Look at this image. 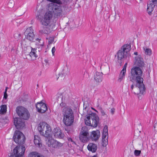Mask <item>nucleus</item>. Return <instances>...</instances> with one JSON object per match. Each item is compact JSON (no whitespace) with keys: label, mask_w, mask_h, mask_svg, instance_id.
Wrapping results in <instances>:
<instances>
[{"label":"nucleus","mask_w":157,"mask_h":157,"mask_svg":"<svg viewBox=\"0 0 157 157\" xmlns=\"http://www.w3.org/2000/svg\"><path fill=\"white\" fill-rule=\"evenodd\" d=\"M130 73V80L132 82L136 81V87L139 88L140 93L142 94H144L145 91V88L143 83V79L142 77L143 71L139 67L135 66L132 68Z\"/></svg>","instance_id":"nucleus-1"},{"label":"nucleus","mask_w":157,"mask_h":157,"mask_svg":"<svg viewBox=\"0 0 157 157\" xmlns=\"http://www.w3.org/2000/svg\"><path fill=\"white\" fill-rule=\"evenodd\" d=\"M63 121L67 126H71L74 121V116L72 109L69 107L64 108L62 111Z\"/></svg>","instance_id":"nucleus-2"},{"label":"nucleus","mask_w":157,"mask_h":157,"mask_svg":"<svg viewBox=\"0 0 157 157\" xmlns=\"http://www.w3.org/2000/svg\"><path fill=\"white\" fill-rule=\"evenodd\" d=\"M52 17V14L50 11L46 12L43 16L39 13L36 16V18L39 20L41 24L45 26H50Z\"/></svg>","instance_id":"nucleus-3"},{"label":"nucleus","mask_w":157,"mask_h":157,"mask_svg":"<svg viewBox=\"0 0 157 157\" xmlns=\"http://www.w3.org/2000/svg\"><path fill=\"white\" fill-rule=\"evenodd\" d=\"M88 115L84 119L85 124L89 126L96 127L99 121L98 116L96 113H89Z\"/></svg>","instance_id":"nucleus-4"},{"label":"nucleus","mask_w":157,"mask_h":157,"mask_svg":"<svg viewBox=\"0 0 157 157\" xmlns=\"http://www.w3.org/2000/svg\"><path fill=\"white\" fill-rule=\"evenodd\" d=\"M131 47L130 44L124 45L115 55V58L117 57L118 59L129 58L130 57L129 51L131 49Z\"/></svg>","instance_id":"nucleus-5"},{"label":"nucleus","mask_w":157,"mask_h":157,"mask_svg":"<svg viewBox=\"0 0 157 157\" xmlns=\"http://www.w3.org/2000/svg\"><path fill=\"white\" fill-rule=\"evenodd\" d=\"M38 129L40 134L47 139L50 137L52 129L50 125L46 122H40L38 125Z\"/></svg>","instance_id":"nucleus-6"},{"label":"nucleus","mask_w":157,"mask_h":157,"mask_svg":"<svg viewBox=\"0 0 157 157\" xmlns=\"http://www.w3.org/2000/svg\"><path fill=\"white\" fill-rule=\"evenodd\" d=\"M16 111L18 116L23 120H28L30 116V114L28 110L22 106L18 107Z\"/></svg>","instance_id":"nucleus-7"},{"label":"nucleus","mask_w":157,"mask_h":157,"mask_svg":"<svg viewBox=\"0 0 157 157\" xmlns=\"http://www.w3.org/2000/svg\"><path fill=\"white\" fill-rule=\"evenodd\" d=\"M14 141L18 144H22L25 141V136L20 131L16 130L13 137Z\"/></svg>","instance_id":"nucleus-8"},{"label":"nucleus","mask_w":157,"mask_h":157,"mask_svg":"<svg viewBox=\"0 0 157 157\" xmlns=\"http://www.w3.org/2000/svg\"><path fill=\"white\" fill-rule=\"evenodd\" d=\"M89 137L87 128L86 126L82 127L79 134V140L83 143H86L89 140Z\"/></svg>","instance_id":"nucleus-9"},{"label":"nucleus","mask_w":157,"mask_h":157,"mask_svg":"<svg viewBox=\"0 0 157 157\" xmlns=\"http://www.w3.org/2000/svg\"><path fill=\"white\" fill-rule=\"evenodd\" d=\"M25 149L24 146H17L13 149V155H11L10 157H24Z\"/></svg>","instance_id":"nucleus-10"},{"label":"nucleus","mask_w":157,"mask_h":157,"mask_svg":"<svg viewBox=\"0 0 157 157\" xmlns=\"http://www.w3.org/2000/svg\"><path fill=\"white\" fill-rule=\"evenodd\" d=\"M50 137L48 138L47 140H46L47 144L48 147L54 148H59L62 147L63 144L53 139H50Z\"/></svg>","instance_id":"nucleus-11"},{"label":"nucleus","mask_w":157,"mask_h":157,"mask_svg":"<svg viewBox=\"0 0 157 157\" xmlns=\"http://www.w3.org/2000/svg\"><path fill=\"white\" fill-rule=\"evenodd\" d=\"M49 8L51 10V12L52 11L56 16L57 17L62 16L63 11L62 7L60 6L53 4L50 6Z\"/></svg>","instance_id":"nucleus-12"},{"label":"nucleus","mask_w":157,"mask_h":157,"mask_svg":"<svg viewBox=\"0 0 157 157\" xmlns=\"http://www.w3.org/2000/svg\"><path fill=\"white\" fill-rule=\"evenodd\" d=\"M24 34L26 39L30 41H34L35 35L34 33V30L32 27L27 28L25 31Z\"/></svg>","instance_id":"nucleus-13"},{"label":"nucleus","mask_w":157,"mask_h":157,"mask_svg":"<svg viewBox=\"0 0 157 157\" xmlns=\"http://www.w3.org/2000/svg\"><path fill=\"white\" fill-rule=\"evenodd\" d=\"M102 136V145L105 147L108 144V127L107 125H105L103 128Z\"/></svg>","instance_id":"nucleus-14"},{"label":"nucleus","mask_w":157,"mask_h":157,"mask_svg":"<svg viewBox=\"0 0 157 157\" xmlns=\"http://www.w3.org/2000/svg\"><path fill=\"white\" fill-rule=\"evenodd\" d=\"M14 124L17 129H22L25 126L24 121L22 120L19 118H16L14 119Z\"/></svg>","instance_id":"nucleus-15"},{"label":"nucleus","mask_w":157,"mask_h":157,"mask_svg":"<svg viewBox=\"0 0 157 157\" xmlns=\"http://www.w3.org/2000/svg\"><path fill=\"white\" fill-rule=\"evenodd\" d=\"M100 136V131L99 130L93 131L91 132L89 139H90L93 141H96L98 139Z\"/></svg>","instance_id":"nucleus-16"},{"label":"nucleus","mask_w":157,"mask_h":157,"mask_svg":"<svg viewBox=\"0 0 157 157\" xmlns=\"http://www.w3.org/2000/svg\"><path fill=\"white\" fill-rule=\"evenodd\" d=\"M70 69L67 65L65 66L63 68L61 74L59 75V77H61L62 79L64 78L70 74Z\"/></svg>","instance_id":"nucleus-17"},{"label":"nucleus","mask_w":157,"mask_h":157,"mask_svg":"<svg viewBox=\"0 0 157 157\" xmlns=\"http://www.w3.org/2000/svg\"><path fill=\"white\" fill-rule=\"evenodd\" d=\"M53 134L55 138L59 139H62L64 136V134L63 133L61 130L58 128L54 129Z\"/></svg>","instance_id":"nucleus-18"},{"label":"nucleus","mask_w":157,"mask_h":157,"mask_svg":"<svg viewBox=\"0 0 157 157\" xmlns=\"http://www.w3.org/2000/svg\"><path fill=\"white\" fill-rule=\"evenodd\" d=\"M155 7H157L156 5L152 2L147 4V11L149 15H151L152 14V12Z\"/></svg>","instance_id":"nucleus-19"},{"label":"nucleus","mask_w":157,"mask_h":157,"mask_svg":"<svg viewBox=\"0 0 157 157\" xmlns=\"http://www.w3.org/2000/svg\"><path fill=\"white\" fill-rule=\"evenodd\" d=\"M88 150L92 153L95 152L97 149V144L92 143H90L88 144L87 147Z\"/></svg>","instance_id":"nucleus-20"},{"label":"nucleus","mask_w":157,"mask_h":157,"mask_svg":"<svg viewBox=\"0 0 157 157\" xmlns=\"http://www.w3.org/2000/svg\"><path fill=\"white\" fill-rule=\"evenodd\" d=\"M102 73L96 72L94 75V79L96 82H100L102 80Z\"/></svg>","instance_id":"nucleus-21"},{"label":"nucleus","mask_w":157,"mask_h":157,"mask_svg":"<svg viewBox=\"0 0 157 157\" xmlns=\"http://www.w3.org/2000/svg\"><path fill=\"white\" fill-rule=\"evenodd\" d=\"M34 142L35 145L37 146L40 147L42 146L40 139L37 136H34Z\"/></svg>","instance_id":"nucleus-22"},{"label":"nucleus","mask_w":157,"mask_h":157,"mask_svg":"<svg viewBox=\"0 0 157 157\" xmlns=\"http://www.w3.org/2000/svg\"><path fill=\"white\" fill-rule=\"evenodd\" d=\"M31 51L29 53L30 56L32 58H36L37 57V56L36 55L35 52H36V49L35 48H33L31 47Z\"/></svg>","instance_id":"nucleus-23"},{"label":"nucleus","mask_w":157,"mask_h":157,"mask_svg":"<svg viewBox=\"0 0 157 157\" xmlns=\"http://www.w3.org/2000/svg\"><path fill=\"white\" fill-rule=\"evenodd\" d=\"M135 64L139 67L144 66V61L142 59H136Z\"/></svg>","instance_id":"nucleus-24"},{"label":"nucleus","mask_w":157,"mask_h":157,"mask_svg":"<svg viewBox=\"0 0 157 157\" xmlns=\"http://www.w3.org/2000/svg\"><path fill=\"white\" fill-rule=\"evenodd\" d=\"M47 28L44 27H41L39 30L40 33L41 34H47L49 33V31L47 29Z\"/></svg>","instance_id":"nucleus-25"},{"label":"nucleus","mask_w":157,"mask_h":157,"mask_svg":"<svg viewBox=\"0 0 157 157\" xmlns=\"http://www.w3.org/2000/svg\"><path fill=\"white\" fill-rule=\"evenodd\" d=\"M47 109V106L45 104H42L41 108L38 111V112L41 113H44L45 112Z\"/></svg>","instance_id":"nucleus-26"},{"label":"nucleus","mask_w":157,"mask_h":157,"mask_svg":"<svg viewBox=\"0 0 157 157\" xmlns=\"http://www.w3.org/2000/svg\"><path fill=\"white\" fill-rule=\"evenodd\" d=\"M125 73H123V72H121L117 80L118 82H121L122 80L124 78Z\"/></svg>","instance_id":"nucleus-27"},{"label":"nucleus","mask_w":157,"mask_h":157,"mask_svg":"<svg viewBox=\"0 0 157 157\" xmlns=\"http://www.w3.org/2000/svg\"><path fill=\"white\" fill-rule=\"evenodd\" d=\"M7 106L6 105H3L1 106L0 110V114H4L6 112Z\"/></svg>","instance_id":"nucleus-28"},{"label":"nucleus","mask_w":157,"mask_h":157,"mask_svg":"<svg viewBox=\"0 0 157 157\" xmlns=\"http://www.w3.org/2000/svg\"><path fill=\"white\" fill-rule=\"evenodd\" d=\"M28 157H39V154L36 152H32L29 154Z\"/></svg>","instance_id":"nucleus-29"},{"label":"nucleus","mask_w":157,"mask_h":157,"mask_svg":"<svg viewBox=\"0 0 157 157\" xmlns=\"http://www.w3.org/2000/svg\"><path fill=\"white\" fill-rule=\"evenodd\" d=\"M87 111L86 109V106L85 108V109H83V113L82 114H81L82 116L83 117H85L87 115ZM84 118L83 117H81L80 119L81 120H82L84 119Z\"/></svg>","instance_id":"nucleus-30"},{"label":"nucleus","mask_w":157,"mask_h":157,"mask_svg":"<svg viewBox=\"0 0 157 157\" xmlns=\"http://www.w3.org/2000/svg\"><path fill=\"white\" fill-rule=\"evenodd\" d=\"M143 48L146 55L149 56L151 55V49L147 48L146 47H144Z\"/></svg>","instance_id":"nucleus-31"},{"label":"nucleus","mask_w":157,"mask_h":157,"mask_svg":"<svg viewBox=\"0 0 157 157\" xmlns=\"http://www.w3.org/2000/svg\"><path fill=\"white\" fill-rule=\"evenodd\" d=\"M43 104H44V103L40 101L39 102H37L36 104V107L37 109V111L41 108V107Z\"/></svg>","instance_id":"nucleus-32"},{"label":"nucleus","mask_w":157,"mask_h":157,"mask_svg":"<svg viewBox=\"0 0 157 157\" xmlns=\"http://www.w3.org/2000/svg\"><path fill=\"white\" fill-rule=\"evenodd\" d=\"M43 104H44V103L40 101L39 102H37L36 104V107L37 109V111L41 108V107Z\"/></svg>","instance_id":"nucleus-33"},{"label":"nucleus","mask_w":157,"mask_h":157,"mask_svg":"<svg viewBox=\"0 0 157 157\" xmlns=\"http://www.w3.org/2000/svg\"><path fill=\"white\" fill-rule=\"evenodd\" d=\"M141 153V151L140 150H135L134 151V154L136 156H139Z\"/></svg>","instance_id":"nucleus-34"},{"label":"nucleus","mask_w":157,"mask_h":157,"mask_svg":"<svg viewBox=\"0 0 157 157\" xmlns=\"http://www.w3.org/2000/svg\"><path fill=\"white\" fill-rule=\"evenodd\" d=\"M42 62L43 65H49V60L48 59H43L42 61Z\"/></svg>","instance_id":"nucleus-35"},{"label":"nucleus","mask_w":157,"mask_h":157,"mask_svg":"<svg viewBox=\"0 0 157 157\" xmlns=\"http://www.w3.org/2000/svg\"><path fill=\"white\" fill-rule=\"evenodd\" d=\"M127 63H125V64H124V66H123V69H122V70L121 71L122 72H123V73H126V67H127Z\"/></svg>","instance_id":"nucleus-36"},{"label":"nucleus","mask_w":157,"mask_h":157,"mask_svg":"<svg viewBox=\"0 0 157 157\" xmlns=\"http://www.w3.org/2000/svg\"><path fill=\"white\" fill-rule=\"evenodd\" d=\"M100 111L101 112V115L103 116H105L106 117H107V116L106 115V114H105V111L104 110H103V109L101 108L100 109Z\"/></svg>","instance_id":"nucleus-37"},{"label":"nucleus","mask_w":157,"mask_h":157,"mask_svg":"<svg viewBox=\"0 0 157 157\" xmlns=\"http://www.w3.org/2000/svg\"><path fill=\"white\" fill-rule=\"evenodd\" d=\"M51 2L56 3L59 4H62L60 0H52Z\"/></svg>","instance_id":"nucleus-38"},{"label":"nucleus","mask_w":157,"mask_h":157,"mask_svg":"<svg viewBox=\"0 0 157 157\" xmlns=\"http://www.w3.org/2000/svg\"><path fill=\"white\" fill-rule=\"evenodd\" d=\"M54 40V37H50L48 39V42L50 44H52Z\"/></svg>","instance_id":"nucleus-39"},{"label":"nucleus","mask_w":157,"mask_h":157,"mask_svg":"<svg viewBox=\"0 0 157 157\" xmlns=\"http://www.w3.org/2000/svg\"><path fill=\"white\" fill-rule=\"evenodd\" d=\"M8 97V95L6 93H4L3 98L5 99H6Z\"/></svg>","instance_id":"nucleus-40"},{"label":"nucleus","mask_w":157,"mask_h":157,"mask_svg":"<svg viewBox=\"0 0 157 157\" xmlns=\"http://www.w3.org/2000/svg\"><path fill=\"white\" fill-rule=\"evenodd\" d=\"M55 50H56V49H55V47H53L52 48V54L53 55H54V54L55 52Z\"/></svg>","instance_id":"nucleus-41"},{"label":"nucleus","mask_w":157,"mask_h":157,"mask_svg":"<svg viewBox=\"0 0 157 157\" xmlns=\"http://www.w3.org/2000/svg\"><path fill=\"white\" fill-rule=\"evenodd\" d=\"M25 39H24L21 41V44H23V45L25 44L26 45V44H25Z\"/></svg>","instance_id":"nucleus-42"},{"label":"nucleus","mask_w":157,"mask_h":157,"mask_svg":"<svg viewBox=\"0 0 157 157\" xmlns=\"http://www.w3.org/2000/svg\"><path fill=\"white\" fill-rule=\"evenodd\" d=\"M151 1L155 3L157 6V0H151Z\"/></svg>","instance_id":"nucleus-43"},{"label":"nucleus","mask_w":157,"mask_h":157,"mask_svg":"<svg viewBox=\"0 0 157 157\" xmlns=\"http://www.w3.org/2000/svg\"><path fill=\"white\" fill-rule=\"evenodd\" d=\"M115 109L113 108H112L111 109V112L112 113V114H113L114 112Z\"/></svg>","instance_id":"nucleus-44"},{"label":"nucleus","mask_w":157,"mask_h":157,"mask_svg":"<svg viewBox=\"0 0 157 157\" xmlns=\"http://www.w3.org/2000/svg\"><path fill=\"white\" fill-rule=\"evenodd\" d=\"M68 140H69V141H71V142H73V143H74V144H75V143L74 142V141H73V140H72V139H71V138H69V139H68Z\"/></svg>","instance_id":"nucleus-45"},{"label":"nucleus","mask_w":157,"mask_h":157,"mask_svg":"<svg viewBox=\"0 0 157 157\" xmlns=\"http://www.w3.org/2000/svg\"><path fill=\"white\" fill-rule=\"evenodd\" d=\"M134 87V86L133 84H132L131 85V90H133Z\"/></svg>","instance_id":"nucleus-46"},{"label":"nucleus","mask_w":157,"mask_h":157,"mask_svg":"<svg viewBox=\"0 0 157 157\" xmlns=\"http://www.w3.org/2000/svg\"><path fill=\"white\" fill-rule=\"evenodd\" d=\"M134 54L135 55H138V52H135Z\"/></svg>","instance_id":"nucleus-47"},{"label":"nucleus","mask_w":157,"mask_h":157,"mask_svg":"<svg viewBox=\"0 0 157 157\" xmlns=\"http://www.w3.org/2000/svg\"><path fill=\"white\" fill-rule=\"evenodd\" d=\"M8 88L7 87H6V89H5V93H6L7 92V89Z\"/></svg>","instance_id":"nucleus-48"},{"label":"nucleus","mask_w":157,"mask_h":157,"mask_svg":"<svg viewBox=\"0 0 157 157\" xmlns=\"http://www.w3.org/2000/svg\"><path fill=\"white\" fill-rule=\"evenodd\" d=\"M36 41H39V42H40V40L38 38H36Z\"/></svg>","instance_id":"nucleus-49"},{"label":"nucleus","mask_w":157,"mask_h":157,"mask_svg":"<svg viewBox=\"0 0 157 157\" xmlns=\"http://www.w3.org/2000/svg\"><path fill=\"white\" fill-rule=\"evenodd\" d=\"M92 157H98L97 155H94Z\"/></svg>","instance_id":"nucleus-50"},{"label":"nucleus","mask_w":157,"mask_h":157,"mask_svg":"<svg viewBox=\"0 0 157 157\" xmlns=\"http://www.w3.org/2000/svg\"><path fill=\"white\" fill-rule=\"evenodd\" d=\"M39 157H44V156H40L39 155Z\"/></svg>","instance_id":"nucleus-51"},{"label":"nucleus","mask_w":157,"mask_h":157,"mask_svg":"<svg viewBox=\"0 0 157 157\" xmlns=\"http://www.w3.org/2000/svg\"><path fill=\"white\" fill-rule=\"evenodd\" d=\"M59 77H58L57 78H56V80H57L58 79V78H59Z\"/></svg>","instance_id":"nucleus-52"},{"label":"nucleus","mask_w":157,"mask_h":157,"mask_svg":"<svg viewBox=\"0 0 157 157\" xmlns=\"http://www.w3.org/2000/svg\"><path fill=\"white\" fill-rule=\"evenodd\" d=\"M3 120V119H0V121H2V120Z\"/></svg>","instance_id":"nucleus-53"},{"label":"nucleus","mask_w":157,"mask_h":157,"mask_svg":"<svg viewBox=\"0 0 157 157\" xmlns=\"http://www.w3.org/2000/svg\"><path fill=\"white\" fill-rule=\"evenodd\" d=\"M40 75H41V72H40Z\"/></svg>","instance_id":"nucleus-54"},{"label":"nucleus","mask_w":157,"mask_h":157,"mask_svg":"<svg viewBox=\"0 0 157 157\" xmlns=\"http://www.w3.org/2000/svg\"><path fill=\"white\" fill-rule=\"evenodd\" d=\"M84 105H85V104H84Z\"/></svg>","instance_id":"nucleus-55"},{"label":"nucleus","mask_w":157,"mask_h":157,"mask_svg":"<svg viewBox=\"0 0 157 157\" xmlns=\"http://www.w3.org/2000/svg\"><path fill=\"white\" fill-rule=\"evenodd\" d=\"M139 59H140V58L139 57Z\"/></svg>","instance_id":"nucleus-56"},{"label":"nucleus","mask_w":157,"mask_h":157,"mask_svg":"<svg viewBox=\"0 0 157 157\" xmlns=\"http://www.w3.org/2000/svg\"><path fill=\"white\" fill-rule=\"evenodd\" d=\"M135 59H136V57H135Z\"/></svg>","instance_id":"nucleus-57"},{"label":"nucleus","mask_w":157,"mask_h":157,"mask_svg":"<svg viewBox=\"0 0 157 157\" xmlns=\"http://www.w3.org/2000/svg\"><path fill=\"white\" fill-rule=\"evenodd\" d=\"M140 1H141L142 0H140Z\"/></svg>","instance_id":"nucleus-58"}]
</instances>
